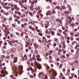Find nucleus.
Masks as SVG:
<instances>
[{
  "instance_id": "obj_1",
  "label": "nucleus",
  "mask_w": 79,
  "mask_h": 79,
  "mask_svg": "<svg viewBox=\"0 0 79 79\" xmlns=\"http://www.w3.org/2000/svg\"><path fill=\"white\" fill-rule=\"evenodd\" d=\"M10 56L11 57L12 59H13V58H15V60H14L13 61L14 63H15L17 62V60H18V57H15V56H14V55L13 54H11L10 55Z\"/></svg>"
},
{
  "instance_id": "obj_2",
  "label": "nucleus",
  "mask_w": 79,
  "mask_h": 79,
  "mask_svg": "<svg viewBox=\"0 0 79 79\" xmlns=\"http://www.w3.org/2000/svg\"><path fill=\"white\" fill-rule=\"evenodd\" d=\"M5 31H6V33H7V34H10V31H8V29H7V28H5Z\"/></svg>"
},
{
  "instance_id": "obj_3",
  "label": "nucleus",
  "mask_w": 79,
  "mask_h": 79,
  "mask_svg": "<svg viewBox=\"0 0 79 79\" xmlns=\"http://www.w3.org/2000/svg\"><path fill=\"white\" fill-rule=\"evenodd\" d=\"M46 34H50V31H48L46 30L45 32Z\"/></svg>"
},
{
  "instance_id": "obj_4",
  "label": "nucleus",
  "mask_w": 79,
  "mask_h": 79,
  "mask_svg": "<svg viewBox=\"0 0 79 79\" xmlns=\"http://www.w3.org/2000/svg\"><path fill=\"white\" fill-rule=\"evenodd\" d=\"M36 60L37 61H42L41 58H37Z\"/></svg>"
},
{
  "instance_id": "obj_5",
  "label": "nucleus",
  "mask_w": 79,
  "mask_h": 79,
  "mask_svg": "<svg viewBox=\"0 0 79 79\" xmlns=\"http://www.w3.org/2000/svg\"><path fill=\"white\" fill-rule=\"evenodd\" d=\"M11 51L13 52H15V48H13L12 49H11Z\"/></svg>"
},
{
  "instance_id": "obj_6",
  "label": "nucleus",
  "mask_w": 79,
  "mask_h": 79,
  "mask_svg": "<svg viewBox=\"0 0 79 79\" xmlns=\"http://www.w3.org/2000/svg\"><path fill=\"white\" fill-rule=\"evenodd\" d=\"M21 26L23 28H25V25H24V24H22L21 25Z\"/></svg>"
},
{
  "instance_id": "obj_7",
  "label": "nucleus",
  "mask_w": 79,
  "mask_h": 79,
  "mask_svg": "<svg viewBox=\"0 0 79 79\" xmlns=\"http://www.w3.org/2000/svg\"><path fill=\"white\" fill-rule=\"evenodd\" d=\"M15 21H17V23L19 24L21 23V22L19 20L18 21V20H15Z\"/></svg>"
},
{
  "instance_id": "obj_8",
  "label": "nucleus",
  "mask_w": 79,
  "mask_h": 79,
  "mask_svg": "<svg viewBox=\"0 0 79 79\" xmlns=\"http://www.w3.org/2000/svg\"><path fill=\"white\" fill-rule=\"evenodd\" d=\"M51 34L52 35H53V36L55 35V31H52L51 32Z\"/></svg>"
},
{
  "instance_id": "obj_9",
  "label": "nucleus",
  "mask_w": 79,
  "mask_h": 79,
  "mask_svg": "<svg viewBox=\"0 0 79 79\" xmlns=\"http://www.w3.org/2000/svg\"><path fill=\"white\" fill-rule=\"evenodd\" d=\"M36 58H40V55L39 54H38L36 55Z\"/></svg>"
},
{
  "instance_id": "obj_10",
  "label": "nucleus",
  "mask_w": 79,
  "mask_h": 79,
  "mask_svg": "<svg viewBox=\"0 0 79 79\" xmlns=\"http://www.w3.org/2000/svg\"><path fill=\"white\" fill-rule=\"evenodd\" d=\"M57 35L58 36H61V34L59 33H57Z\"/></svg>"
},
{
  "instance_id": "obj_11",
  "label": "nucleus",
  "mask_w": 79,
  "mask_h": 79,
  "mask_svg": "<svg viewBox=\"0 0 79 79\" xmlns=\"http://www.w3.org/2000/svg\"><path fill=\"white\" fill-rule=\"evenodd\" d=\"M14 8L15 10H17L18 9V6H17V5H15Z\"/></svg>"
},
{
  "instance_id": "obj_12",
  "label": "nucleus",
  "mask_w": 79,
  "mask_h": 79,
  "mask_svg": "<svg viewBox=\"0 0 79 79\" xmlns=\"http://www.w3.org/2000/svg\"><path fill=\"white\" fill-rule=\"evenodd\" d=\"M51 15V13H50V12H49L46 13V15L47 16H48V15Z\"/></svg>"
},
{
  "instance_id": "obj_13",
  "label": "nucleus",
  "mask_w": 79,
  "mask_h": 79,
  "mask_svg": "<svg viewBox=\"0 0 79 79\" xmlns=\"http://www.w3.org/2000/svg\"><path fill=\"white\" fill-rule=\"evenodd\" d=\"M39 35H40V36H43V35H42V33L41 32H40L39 33Z\"/></svg>"
},
{
  "instance_id": "obj_14",
  "label": "nucleus",
  "mask_w": 79,
  "mask_h": 79,
  "mask_svg": "<svg viewBox=\"0 0 79 79\" xmlns=\"http://www.w3.org/2000/svg\"><path fill=\"white\" fill-rule=\"evenodd\" d=\"M26 59H26V58H23V57H22V60L23 61H24V60L25 61H26Z\"/></svg>"
},
{
  "instance_id": "obj_15",
  "label": "nucleus",
  "mask_w": 79,
  "mask_h": 79,
  "mask_svg": "<svg viewBox=\"0 0 79 79\" xmlns=\"http://www.w3.org/2000/svg\"><path fill=\"white\" fill-rule=\"evenodd\" d=\"M62 70L64 72V73H65V71H66V70H65V68H63L62 69Z\"/></svg>"
},
{
  "instance_id": "obj_16",
  "label": "nucleus",
  "mask_w": 79,
  "mask_h": 79,
  "mask_svg": "<svg viewBox=\"0 0 79 79\" xmlns=\"http://www.w3.org/2000/svg\"><path fill=\"white\" fill-rule=\"evenodd\" d=\"M36 17L38 18V19L39 20H40V19H39V15H36Z\"/></svg>"
},
{
  "instance_id": "obj_17",
  "label": "nucleus",
  "mask_w": 79,
  "mask_h": 79,
  "mask_svg": "<svg viewBox=\"0 0 79 79\" xmlns=\"http://www.w3.org/2000/svg\"><path fill=\"white\" fill-rule=\"evenodd\" d=\"M75 36L76 37H77L78 36V33L76 34H75Z\"/></svg>"
},
{
  "instance_id": "obj_18",
  "label": "nucleus",
  "mask_w": 79,
  "mask_h": 79,
  "mask_svg": "<svg viewBox=\"0 0 79 79\" xmlns=\"http://www.w3.org/2000/svg\"><path fill=\"white\" fill-rule=\"evenodd\" d=\"M62 8L63 10H65V9H66V7H65V6H62Z\"/></svg>"
},
{
  "instance_id": "obj_19",
  "label": "nucleus",
  "mask_w": 79,
  "mask_h": 79,
  "mask_svg": "<svg viewBox=\"0 0 79 79\" xmlns=\"http://www.w3.org/2000/svg\"><path fill=\"white\" fill-rule=\"evenodd\" d=\"M69 64L70 65H71V66L73 65V62H71L69 63Z\"/></svg>"
},
{
  "instance_id": "obj_20",
  "label": "nucleus",
  "mask_w": 79,
  "mask_h": 79,
  "mask_svg": "<svg viewBox=\"0 0 79 79\" xmlns=\"http://www.w3.org/2000/svg\"><path fill=\"white\" fill-rule=\"evenodd\" d=\"M59 68H60V69H61V68H62V64H60L59 66Z\"/></svg>"
},
{
  "instance_id": "obj_21",
  "label": "nucleus",
  "mask_w": 79,
  "mask_h": 79,
  "mask_svg": "<svg viewBox=\"0 0 79 79\" xmlns=\"http://www.w3.org/2000/svg\"><path fill=\"white\" fill-rule=\"evenodd\" d=\"M67 22L68 23H69V24H70V23H71V22H72V20H69V21H67Z\"/></svg>"
},
{
  "instance_id": "obj_22",
  "label": "nucleus",
  "mask_w": 79,
  "mask_h": 79,
  "mask_svg": "<svg viewBox=\"0 0 79 79\" xmlns=\"http://www.w3.org/2000/svg\"><path fill=\"white\" fill-rule=\"evenodd\" d=\"M5 8L6 9V10H8V9L10 8V7H8L6 6Z\"/></svg>"
},
{
  "instance_id": "obj_23",
  "label": "nucleus",
  "mask_w": 79,
  "mask_h": 79,
  "mask_svg": "<svg viewBox=\"0 0 79 79\" xmlns=\"http://www.w3.org/2000/svg\"><path fill=\"white\" fill-rule=\"evenodd\" d=\"M73 24H74V23H73L72 24H70V26H72V27H73Z\"/></svg>"
},
{
  "instance_id": "obj_24",
  "label": "nucleus",
  "mask_w": 79,
  "mask_h": 79,
  "mask_svg": "<svg viewBox=\"0 0 79 79\" xmlns=\"http://www.w3.org/2000/svg\"><path fill=\"white\" fill-rule=\"evenodd\" d=\"M53 46L56 47V43H54L53 44Z\"/></svg>"
},
{
  "instance_id": "obj_25",
  "label": "nucleus",
  "mask_w": 79,
  "mask_h": 79,
  "mask_svg": "<svg viewBox=\"0 0 79 79\" xmlns=\"http://www.w3.org/2000/svg\"><path fill=\"white\" fill-rule=\"evenodd\" d=\"M30 77H31V78H34V77H33V76L31 75H30Z\"/></svg>"
},
{
  "instance_id": "obj_26",
  "label": "nucleus",
  "mask_w": 79,
  "mask_h": 79,
  "mask_svg": "<svg viewBox=\"0 0 79 79\" xmlns=\"http://www.w3.org/2000/svg\"><path fill=\"white\" fill-rule=\"evenodd\" d=\"M68 6L69 9H71V7L70 5H69Z\"/></svg>"
},
{
  "instance_id": "obj_27",
  "label": "nucleus",
  "mask_w": 79,
  "mask_h": 79,
  "mask_svg": "<svg viewBox=\"0 0 79 79\" xmlns=\"http://www.w3.org/2000/svg\"><path fill=\"white\" fill-rule=\"evenodd\" d=\"M52 13H53L54 14H55L56 13V12H55V10H53L52 11Z\"/></svg>"
},
{
  "instance_id": "obj_28",
  "label": "nucleus",
  "mask_w": 79,
  "mask_h": 79,
  "mask_svg": "<svg viewBox=\"0 0 79 79\" xmlns=\"http://www.w3.org/2000/svg\"><path fill=\"white\" fill-rule=\"evenodd\" d=\"M56 8L57 9V10H60V6H56Z\"/></svg>"
},
{
  "instance_id": "obj_29",
  "label": "nucleus",
  "mask_w": 79,
  "mask_h": 79,
  "mask_svg": "<svg viewBox=\"0 0 79 79\" xmlns=\"http://www.w3.org/2000/svg\"><path fill=\"white\" fill-rule=\"evenodd\" d=\"M31 29L32 30V31H35V28H34V27H32Z\"/></svg>"
},
{
  "instance_id": "obj_30",
  "label": "nucleus",
  "mask_w": 79,
  "mask_h": 79,
  "mask_svg": "<svg viewBox=\"0 0 79 79\" xmlns=\"http://www.w3.org/2000/svg\"><path fill=\"white\" fill-rule=\"evenodd\" d=\"M49 58L50 60H52V56H49Z\"/></svg>"
},
{
  "instance_id": "obj_31",
  "label": "nucleus",
  "mask_w": 79,
  "mask_h": 79,
  "mask_svg": "<svg viewBox=\"0 0 79 79\" xmlns=\"http://www.w3.org/2000/svg\"><path fill=\"white\" fill-rule=\"evenodd\" d=\"M55 41L56 42H58V39H56Z\"/></svg>"
},
{
  "instance_id": "obj_32",
  "label": "nucleus",
  "mask_w": 79,
  "mask_h": 79,
  "mask_svg": "<svg viewBox=\"0 0 79 79\" xmlns=\"http://www.w3.org/2000/svg\"><path fill=\"white\" fill-rule=\"evenodd\" d=\"M29 27L30 29H31L32 28V26L30 25Z\"/></svg>"
},
{
  "instance_id": "obj_33",
  "label": "nucleus",
  "mask_w": 79,
  "mask_h": 79,
  "mask_svg": "<svg viewBox=\"0 0 79 79\" xmlns=\"http://www.w3.org/2000/svg\"><path fill=\"white\" fill-rule=\"evenodd\" d=\"M1 58H4L5 57V56H4V55H2L1 56Z\"/></svg>"
},
{
  "instance_id": "obj_34",
  "label": "nucleus",
  "mask_w": 79,
  "mask_h": 79,
  "mask_svg": "<svg viewBox=\"0 0 79 79\" xmlns=\"http://www.w3.org/2000/svg\"><path fill=\"white\" fill-rule=\"evenodd\" d=\"M1 5H3V6L4 5V2H1Z\"/></svg>"
},
{
  "instance_id": "obj_35",
  "label": "nucleus",
  "mask_w": 79,
  "mask_h": 79,
  "mask_svg": "<svg viewBox=\"0 0 79 79\" xmlns=\"http://www.w3.org/2000/svg\"><path fill=\"white\" fill-rule=\"evenodd\" d=\"M62 57L64 58H65V56L64 55H62Z\"/></svg>"
},
{
  "instance_id": "obj_36",
  "label": "nucleus",
  "mask_w": 79,
  "mask_h": 79,
  "mask_svg": "<svg viewBox=\"0 0 79 79\" xmlns=\"http://www.w3.org/2000/svg\"><path fill=\"white\" fill-rule=\"evenodd\" d=\"M75 63H76L77 64H78V63H79L78 62V60H76L75 61Z\"/></svg>"
},
{
  "instance_id": "obj_37",
  "label": "nucleus",
  "mask_w": 79,
  "mask_h": 79,
  "mask_svg": "<svg viewBox=\"0 0 79 79\" xmlns=\"http://www.w3.org/2000/svg\"><path fill=\"white\" fill-rule=\"evenodd\" d=\"M41 66H38V68L40 70V69L41 68Z\"/></svg>"
},
{
  "instance_id": "obj_38",
  "label": "nucleus",
  "mask_w": 79,
  "mask_h": 79,
  "mask_svg": "<svg viewBox=\"0 0 79 79\" xmlns=\"http://www.w3.org/2000/svg\"><path fill=\"white\" fill-rule=\"evenodd\" d=\"M63 52L64 54H65L66 53V51L63 50Z\"/></svg>"
},
{
  "instance_id": "obj_39",
  "label": "nucleus",
  "mask_w": 79,
  "mask_h": 79,
  "mask_svg": "<svg viewBox=\"0 0 79 79\" xmlns=\"http://www.w3.org/2000/svg\"><path fill=\"white\" fill-rule=\"evenodd\" d=\"M21 8H24V5L23 4V3L22 4V5H21Z\"/></svg>"
},
{
  "instance_id": "obj_40",
  "label": "nucleus",
  "mask_w": 79,
  "mask_h": 79,
  "mask_svg": "<svg viewBox=\"0 0 79 79\" xmlns=\"http://www.w3.org/2000/svg\"><path fill=\"white\" fill-rule=\"evenodd\" d=\"M14 16L15 18H18V16L15 15H14Z\"/></svg>"
},
{
  "instance_id": "obj_41",
  "label": "nucleus",
  "mask_w": 79,
  "mask_h": 79,
  "mask_svg": "<svg viewBox=\"0 0 79 79\" xmlns=\"http://www.w3.org/2000/svg\"><path fill=\"white\" fill-rule=\"evenodd\" d=\"M66 46V45H65V44H63V48H65V47Z\"/></svg>"
},
{
  "instance_id": "obj_42",
  "label": "nucleus",
  "mask_w": 79,
  "mask_h": 79,
  "mask_svg": "<svg viewBox=\"0 0 79 79\" xmlns=\"http://www.w3.org/2000/svg\"><path fill=\"white\" fill-rule=\"evenodd\" d=\"M27 45H30V43H29V42H28L27 43Z\"/></svg>"
},
{
  "instance_id": "obj_43",
  "label": "nucleus",
  "mask_w": 79,
  "mask_h": 79,
  "mask_svg": "<svg viewBox=\"0 0 79 79\" xmlns=\"http://www.w3.org/2000/svg\"><path fill=\"white\" fill-rule=\"evenodd\" d=\"M24 58H25L26 59H27V55H24Z\"/></svg>"
},
{
  "instance_id": "obj_44",
  "label": "nucleus",
  "mask_w": 79,
  "mask_h": 79,
  "mask_svg": "<svg viewBox=\"0 0 79 79\" xmlns=\"http://www.w3.org/2000/svg\"><path fill=\"white\" fill-rule=\"evenodd\" d=\"M34 47H35V49H37V48H38V47L37 46V45L35 46Z\"/></svg>"
},
{
  "instance_id": "obj_45",
  "label": "nucleus",
  "mask_w": 79,
  "mask_h": 79,
  "mask_svg": "<svg viewBox=\"0 0 79 79\" xmlns=\"http://www.w3.org/2000/svg\"><path fill=\"white\" fill-rule=\"evenodd\" d=\"M71 20H74V17H73L71 19Z\"/></svg>"
},
{
  "instance_id": "obj_46",
  "label": "nucleus",
  "mask_w": 79,
  "mask_h": 79,
  "mask_svg": "<svg viewBox=\"0 0 79 79\" xmlns=\"http://www.w3.org/2000/svg\"><path fill=\"white\" fill-rule=\"evenodd\" d=\"M31 3H32V5H34V1H32Z\"/></svg>"
},
{
  "instance_id": "obj_47",
  "label": "nucleus",
  "mask_w": 79,
  "mask_h": 79,
  "mask_svg": "<svg viewBox=\"0 0 79 79\" xmlns=\"http://www.w3.org/2000/svg\"><path fill=\"white\" fill-rule=\"evenodd\" d=\"M28 48H29V49H31V46H28Z\"/></svg>"
},
{
  "instance_id": "obj_48",
  "label": "nucleus",
  "mask_w": 79,
  "mask_h": 79,
  "mask_svg": "<svg viewBox=\"0 0 79 79\" xmlns=\"http://www.w3.org/2000/svg\"><path fill=\"white\" fill-rule=\"evenodd\" d=\"M12 26L13 27H15V24H12Z\"/></svg>"
},
{
  "instance_id": "obj_49",
  "label": "nucleus",
  "mask_w": 79,
  "mask_h": 79,
  "mask_svg": "<svg viewBox=\"0 0 79 79\" xmlns=\"http://www.w3.org/2000/svg\"><path fill=\"white\" fill-rule=\"evenodd\" d=\"M70 40H74V38H73V37H71Z\"/></svg>"
},
{
  "instance_id": "obj_50",
  "label": "nucleus",
  "mask_w": 79,
  "mask_h": 79,
  "mask_svg": "<svg viewBox=\"0 0 79 79\" xmlns=\"http://www.w3.org/2000/svg\"><path fill=\"white\" fill-rule=\"evenodd\" d=\"M10 77H12V79H13V75H11L10 76Z\"/></svg>"
},
{
  "instance_id": "obj_51",
  "label": "nucleus",
  "mask_w": 79,
  "mask_h": 79,
  "mask_svg": "<svg viewBox=\"0 0 79 79\" xmlns=\"http://www.w3.org/2000/svg\"><path fill=\"white\" fill-rule=\"evenodd\" d=\"M40 15L41 16V17H43V14H40Z\"/></svg>"
},
{
  "instance_id": "obj_52",
  "label": "nucleus",
  "mask_w": 79,
  "mask_h": 79,
  "mask_svg": "<svg viewBox=\"0 0 79 79\" xmlns=\"http://www.w3.org/2000/svg\"><path fill=\"white\" fill-rule=\"evenodd\" d=\"M66 31H63V34H64V35H65V34H66Z\"/></svg>"
},
{
  "instance_id": "obj_53",
  "label": "nucleus",
  "mask_w": 79,
  "mask_h": 79,
  "mask_svg": "<svg viewBox=\"0 0 79 79\" xmlns=\"http://www.w3.org/2000/svg\"><path fill=\"white\" fill-rule=\"evenodd\" d=\"M6 58H7V59H10V56H7L6 57Z\"/></svg>"
},
{
  "instance_id": "obj_54",
  "label": "nucleus",
  "mask_w": 79,
  "mask_h": 79,
  "mask_svg": "<svg viewBox=\"0 0 79 79\" xmlns=\"http://www.w3.org/2000/svg\"><path fill=\"white\" fill-rule=\"evenodd\" d=\"M75 24H76V25H79V23L78 22H76L75 23Z\"/></svg>"
},
{
  "instance_id": "obj_55",
  "label": "nucleus",
  "mask_w": 79,
  "mask_h": 79,
  "mask_svg": "<svg viewBox=\"0 0 79 79\" xmlns=\"http://www.w3.org/2000/svg\"><path fill=\"white\" fill-rule=\"evenodd\" d=\"M62 29H63V30H64L65 29V28H64V27H62Z\"/></svg>"
},
{
  "instance_id": "obj_56",
  "label": "nucleus",
  "mask_w": 79,
  "mask_h": 79,
  "mask_svg": "<svg viewBox=\"0 0 79 79\" xmlns=\"http://www.w3.org/2000/svg\"><path fill=\"white\" fill-rule=\"evenodd\" d=\"M10 5L12 7H14V5H13V4H10Z\"/></svg>"
},
{
  "instance_id": "obj_57",
  "label": "nucleus",
  "mask_w": 79,
  "mask_h": 79,
  "mask_svg": "<svg viewBox=\"0 0 79 79\" xmlns=\"http://www.w3.org/2000/svg\"><path fill=\"white\" fill-rule=\"evenodd\" d=\"M68 72H69V73L70 72V69H68L67 70Z\"/></svg>"
},
{
  "instance_id": "obj_58",
  "label": "nucleus",
  "mask_w": 79,
  "mask_h": 79,
  "mask_svg": "<svg viewBox=\"0 0 79 79\" xmlns=\"http://www.w3.org/2000/svg\"><path fill=\"white\" fill-rule=\"evenodd\" d=\"M23 33H21L20 34L21 36H23Z\"/></svg>"
},
{
  "instance_id": "obj_59",
  "label": "nucleus",
  "mask_w": 79,
  "mask_h": 79,
  "mask_svg": "<svg viewBox=\"0 0 79 79\" xmlns=\"http://www.w3.org/2000/svg\"><path fill=\"white\" fill-rule=\"evenodd\" d=\"M65 13H66L67 15H68V14H69V12L67 11H66Z\"/></svg>"
},
{
  "instance_id": "obj_60",
  "label": "nucleus",
  "mask_w": 79,
  "mask_h": 79,
  "mask_svg": "<svg viewBox=\"0 0 79 79\" xmlns=\"http://www.w3.org/2000/svg\"><path fill=\"white\" fill-rule=\"evenodd\" d=\"M69 42H70V41H69V40H67V44H69Z\"/></svg>"
},
{
  "instance_id": "obj_61",
  "label": "nucleus",
  "mask_w": 79,
  "mask_h": 79,
  "mask_svg": "<svg viewBox=\"0 0 79 79\" xmlns=\"http://www.w3.org/2000/svg\"><path fill=\"white\" fill-rule=\"evenodd\" d=\"M71 35H72V37H73L74 36V33H71Z\"/></svg>"
},
{
  "instance_id": "obj_62",
  "label": "nucleus",
  "mask_w": 79,
  "mask_h": 79,
  "mask_svg": "<svg viewBox=\"0 0 79 79\" xmlns=\"http://www.w3.org/2000/svg\"><path fill=\"white\" fill-rule=\"evenodd\" d=\"M71 52L72 53H73L74 52V50L72 49L71 50Z\"/></svg>"
},
{
  "instance_id": "obj_63",
  "label": "nucleus",
  "mask_w": 79,
  "mask_h": 79,
  "mask_svg": "<svg viewBox=\"0 0 79 79\" xmlns=\"http://www.w3.org/2000/svg\"><path fill=\"white\" fill-rule=\"evenodd\" d=\"M76 40L77 41H78V40H79V38H76Z\"/></svg>"
},
{
  "instance_id": "obj_64",
  "label": "nucleus",
  "mask_w": 79,
  "mask_h": 79,
  "mask_svg": "<svg viewBox=\"0 0 79 79\" xmlns=\"http://www.w3.org/2000/svg\"><path fill=\"white\" fill-rule=\"evenodd\" d=\"M76 46L77 47H79V45L78 44H77L76 45Z\"/></svg>"
}]
</instances>
